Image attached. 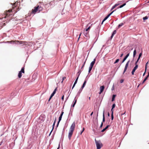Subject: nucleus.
Listing matches in <instances>:
<instances>
[{
	"label": "nucleus",
	"instance_id": "obj_36",
	"mask_svg": "<svg viewBox=\"0 0 149 149\" xmlns=\"http://www.w3.org/2000/svg\"><path fill=\"white\" fill-rule=\"evenodd\" d=\"M91 26H89L88 27V28H86V31L87 32L89 29L91 28Z\"/></svg>",
	"mask_w": 149,
	"mask_h": 149
},
{
	"label": "nucleus",
	"instance_id": "obj_20",
	"mask_svg": "<svg viewBox=\"0 0 149 149\" xmlns=\"http://www.w3.org/2000/svg\"><path fill=\"white\" fill-rule=\"evenodd\" d=\"M136 49H135L133 52V57L134 58L136 55Z\"/></svg>",
	"mask_w": 149,
	"mask_h": 149
},
{
	"label": "nucleus",
	"instance_id": "obj_17",
	"mask_svg": "<svg viewBox=\"0 0 149 149\" xmlns=\"http://www.w3.org/2000/svg\"><path fill=\"white\" fill-rule=\"evenodd\" d=\"M116 95V94H113L112 95L111 98V102H113L115 100V97Z\"/></svg>",
	"mask_w": 149,
	"mask_h": 149
},
{
	"label": "nucleus",
	"instance_id": "obj_1",
	"mask_svg": "<svg viewBox=\"0 0 149 149\" xmlns=\"http://www.w3.org/2000/svg\"><path fill=\"white\" fill-rule=\"evenodd\" d=\"M3 15L4 17L3 18H6L8 20V22L10 21L11 19V18L14 15V13L13 12V9H11L5 11Z\"/></svg>",
	"mask_w": 149,
	"mask_h": 149
},
{
	"label": "nucleus",
	"instance_id": "obj_47",
	"mask_svg": "<svg viewBox=\"0 0 149 149\" xmlns=\"http://www.w3.org/2000/svg\"><path fill=\"white\" fill-rule=\"evenodd\" d=\"M148 61L147 62L146 64L145 65V69H147V65L148 64Z\"/></svg>",
	"mask_w": 149,
	"mask_h": 149
},
{
	"label": "nucleus",
	"instance_id": "obj_54",
	"mask_svg": "<svg viewBox=\"0 0 149 149\" xmlns=\"http://www.w3.org/2000/svg\"><path fill=\"white\" fill-rule=\"evenodd\" d=\"M124 79H121L120 81V83L121 84L123 83L124 81Z\"/></svg>",
	"mask_w": 149,
	"mask_h": 149
},
{
	"label": "nucleus",
	"instance_id": "obj_55",
	"mask_svg": "<svg viewBox=\"0 0 149 149\" xmlns=\"http://www.w3.org/2000/svg\"><path fill=\"white\" fill-rule=\"evenodd\" d=\"M103 124L102 123H101V125L99 127L100 128H101L103 126Z\"/></svg>",
	"mask_w": 149,
	"mask_h": 149
},
{
	"label": "nucleus",
	"instance_id": "obj_50",
	"mask_svg": "<svg viewBox=\"0 0 149 149\" xmlns=\"http://www.w3.org/2000/svg\"><path fill=\"white\" fill-rule=\"evenodd\" d=\"M66 77H62V81H61V83H63V81H64V80L65 79H66Z\"/></svg>",
	"mask_w": 149,
	"mask_h": 149
},
{
	"label": "nucleus",
	"instance_id": "obj_58",
	"mask_svg": "<svg viewBox=\"0 0 149 149\" xmlns=\"http://www.w3.org/2000/svg\"><path fill=\"white\" fill-rule=\"evenodd\" d=\"M64 95H63L61 97V100L63 101L64 100Z\"/></svg>",
	"mask_w": 149,
	"mask_h": 149
},
{
	"label": "nucleus",
	"instance_id": "obj_3",
	"mask_svg": "<svg viewBox=\"0 0 149 149\" xmlns=\"http://www.w3.org/2000/svg\"><path fill=\"white\" fill-rule=\"evenodd\" d=\"M95 142L96 145L97 149H100L102 146L103 145L102 143H101L100 140L98 141L96 140L95 139Z\"/></svg>",
	"mask_w": 149,
	"mask_h": 149
},
{
	"label": "nucleus",
	"instance_id": "obj_35",
	"mask_svg": "<svg viewBox=\"0 0 149 149\" xmlns=\"http://www.w3.org/2000/svg\"><path fill=\"white\" fill-rule=\"evenodd\" d=\"M116 33V30H114V31H113L111 35L114 36V35Z\"/></svg>",
	"mask_w": 149,
	"mask_h": 149
},
{
	"label": "nucleus",
	"instance_id": "obj_61",
	"mask_svg": "<svg viewBox=\"0 0 149 149\" xmlns=\"http://www.w3.org/2000/svg\"><path fill=\"white\" fill-rule=\"evenodd\" d=\"M113 13V12L112 11L108 15H109V16L110 17Z\"/></svg>",
	"mask_w": 149,
	"mask_h": 149
},
{
	"label": "nucleus",
	"instance_id": "obj_2",
	"mask_svg": "<svg viewBox=\"0 0 149 149\" xmlns=\"http://www.w3.org/2000/svg\"><path fill=\"white\" fill-rule=\"evenodd\" d=\"M42 8L41 6L39 7V6H38L36 7H34V9L32 10L31 13L33 14H35L38 11H39L38 12H40L42 10Z\"/></svg>",
	"mask_w": 149,
	"mask_h": 149
},
{
	"label": "nucleus",
	"instance_id": "obj_11",
	"mask_svg": "<svg viewBox=\"0 0 149 149\" xmlns=\"http://www.w3.org/2000/svg\"><path fill=\"white\" fill-rule=\"evenodd\" d=\"M105 115H104V109L103 111V112L102 120V121L101 123H103L105 122Z\"/></svg>",
	"mask_w": 149,
	"mask_h": 149
},
{
	"label": "nucleus",
	"instance_id": "obj_32",
	"mask_svg": "<svg viewBox=\"0 0 149 149\" xmlns=\"http://www.w3.org/2000/svg\"><path fill=\"white\" fill-rule=\"evenodd\" d=\"M95 63H93L92 62H91L90 64V66L93 68V67Z\"/></svg>",
	"mask_w": 149,
	"mask_h": 149
},
{
	"label": "nucleus",
	"instance_id": "obj_23",
	"mask_svg": "<svg viewBox=\"0 0 149 149\" xmlns=\"http://www.w3.org/2000/svg\"><path fill=\"white\" fill-rule=\"evenodd\" d=\"M118 6V5L116 4V3L114 5H113L111 8V11L114 8H115L116 6Z\"/></svg>",
	"mask_w": 149,
	"mask_h": 149
},
{
	"label": "nucleus",
	"instance_id": "obj_25",
	"mask_svg": "<svg viewBox=\"0 0 149 149\" xmlns=\"http://www.w3.org/2000/svg\"><path fill=\"white\" fill-rule=\"evenodd\" d=\"M135 66L134 67L133 69H134V70H136L138 67V64H135Z\"/></svg>",
	"mask_w": 149,
	"mask_h": 149
},
{
	"label": "nucleus",
	"instance_id": "obj_60",
	"mask_svg": "<svg viewBox=\"0 0 149 149\" xmlns=\"http://www.w3.org/2000/svg\"><path fill=\"white\" fill-rule=\"evenodd\" d=\"M80 75V74H77V77L76 79H78V78H79V76Z\"/></svg>",
	"mask_w": 149,
	"mask_h": 149
},
{
	"label": "nucleus",
	"instance_id": "obj_22",
	"mask_svg": "<svg viewBox=\"0 0 149 149\" xmlns=\"http://www.w3.org/2000/svg\"><path fill=\"white\" fill-rule=\"evenodd\" d=\"M105 86L104 85L101 86L100 87V90L103 91L104 90Z\"/></svg>",
	"mask_w": 149,
	"mask_h": 149
},
{
	"label": "nucleus",
	"instance_id": "obj_6",
	"mask_svg": "<svg viewBox=\"0 0 149 149\" xmlns=\"http://www.w3.org/2000/svg\"><path fill=\"white\" fill-rule=\"evenodd\" d=\"M75 127V123L74 122H73L72 124L70 129V131H74Z\"/></svg>",
	"mask_w": 149,
	"mask_h": 149
},
{
	"label": "nucleus",
	"instance_id": "obj_4",
	"mask_svg": "<svg viewBox=\"0 0 149 149\" xmlns=\"http://www.w3.org/2000/svg\"><path fill=\"white\" fill-rule=\"evenodd\" d=\"M57 90V88H55V89H54V90L53 92L52 93L51 95L48 99V102H47V104L50 101V100L51 99V98H52V97L56 93Z\"/></svg>",
	"mask_w": 149,
	"mask_h": 149
},
{
	"label": "nucleus",
	"instance_id": "obj_53",
	"mask_svg": "<svg viewBox=\"0 0 149 149\" xmlns=\"http://www.w3.org/2000/svg\"><path fill=\"white\" fill-rule=\"evenodd\" d=\"M114 84H113L112 86V87L111 88V91H113L114 90Z\"/></svg>",
	"mask_w": 149,
	"mask_h": 149
},
{
	"label": "nucleus",
	"instance_id": "obj_49",
	"mask_svg": "<svg viewBox=\"0 0 149 149\" xmlns=\"http://www.w3.org/2000/svg\"><path fill=\"white\" fill-rule=\"evenodd\" d=\"M111 120H113L114 118L113 115V114H111Z\"/></svg>",
	"mask_w": 149,
	"mask_h": 149
},
{
	"label": "nucleus",
	"instance_id": "obj_13",
	"mask_svg": "<svg viewBox=\"0 0 149 149\" xmlns=\"http://www.w3.org/2000/svg\"><path fill=\"white\" fill-rule=\"evenodd\" d=\"M63 113H64V112H63V111H62L61 112V113L60 114L58 118V120H60L61 121V120L62 117V116H63Z\"/></svg>",
	"mask_w": 149,
	"mask_h": 149
},
{
	"label": "nucleus",
	"instance_id": "obj_59",
	"mask_svg": "<svg viewBox=\"0 0 149 149\" xmlns=\"http://www.w3.org/2000/svg\"><path fill=\"white\" fill-rule=\"evenodd\" d=\"M53 140V139H51L49 141V143L50 144L51 143Z\"/></svg>",
	"mask_w": 149,
	"mask_h": 149
},
{
	"label": "nucleus",
	"instance_id": "obj_45",
	"mask_svg": "<svg viewBox=\"0 0 149 149\" xmlns=\"http://www.w3.org/2000/svg\"><path fill=\"white\" fill-rule=\"evenodd\" d=\"M17 42L19 43V44H23V42L21 41H18Z\"/></svg>",
	"mask_w": 149,
	"mask_h": 149
},
{
	"label": "nucleus",
	"instance_id": "obj_44",
	"mask_svg": "<svg viewBox=\"0 0 149 149\" xmlns=\"http://www.w3.org/2000/svg\"><path fill=\"white\" fill-rule=\"evenodd\" d=\"M84 130H85V128H84V127H83L82 130L81 132L80 133V135H81L82 134V133L84 132Z\"/></svg>",
	"mask_w": 149,
	"mask_h": 149
},
{
	"label": "nucleus",
	"instance_id": "obj_24",
	"mask_svg": "<svg viewBox=\"0 0 149 149\" xmlns=\"http://www.w3.org/2000/svg\"><path fill=\"white\" fill-rule=\"evenodd\" d=\"M124 25V23H121L118 24V29L120 28L121 26H123Z\"/></svg>",
	"mask_w": 149,
	"mask_h": 149
},
{
	"label": "nucleus",
	"instance_id": "obj_30",
	"mask_svg": "<svg viewBox=\"0 0 149 149\" xmlns=\"http://www.w3.org/2000/svg\"><path fill=\"white\" fill-rule=\"evenodd\" d=\"M92 68H93V67L89 66V67L88 71V74L90 72H91V70H92Z\"/></svg>",
	"mask_w": 149,
	"mask_h": 149
},
{
	"label": "nucleus",
	"instance_id": "obj_16",
	"mask_svg": "<svg viewBox=\"0 0 149 149\" xmlns=\"http://www.w3.org/2000/svg\"><path fill=\"white\" fill-rule=\"evenodd\" d=\"M78 79H76L73 85V86H72V90L74 88V87H75L76 84L77 83V81H78Z\"/></svg>",
	"mask_w": 149,
	"mask_h": 149
},
{
	"label": "nucleus",
	"instance_id": "obj_5",
	"mask_svg": "<svg viewBox=\"0 0 149 149\" xmlns=\"http://www.w3.org/2000/svg\"><path fill=\"white\" fill-rule=\"evenodd\" d=\"M24 68L22 67L21 69V70L19 72L18 77L19 78H20L22 76V73H24Z\"/></svg>",
	"mask_w": 149,
	"mask_h": 149
},
{
	"label": "nucleus",
	"instance_id": "obj_10",
	"mask_svg": "<svg viewBox=\"0 0 149 149\" xmlns=\"http://www.w3.org/2000/svg\"><path fill=\"white\" fill-rule=\"evenodd\" d=\"M55 1H50L49 3V5L52 7H54L55 5Z\"/></svg>",
	"mask_w": 149,
	"mask_h": 149
},
{
	"label": "nucleus",
	"instance_id": "obj_62",
	"mask_svg": "<svg viewBox=\"0 0 149 149\" xmlns=\"http://www.w3.org/2000/svg\"><path fill=\"white\" fill-rule=\"evenodd\" d=\"M123 53H122V54H121L120 55V57H122L123 55Z\"/></svg>",
	"mask_w": 149,
	"mask_h": 149
},
{
	"label": "nucleus",
	"instance_id": "obj_42",
	"mask_svg": "<svg viewBox=\"0 0 149 149\" xmlns=\"http://www.w3.org/2000/svg\"><path fill=\"white\" fill-rule=\"evenodd\" d=\"M130 62V60H129L128 61H127V62L126 63L125 66H126L127 67H128L129 64V62Z\"/></svg>",
	"mask_w": 149,
	"mask_h": 149
},
{
	"label": "nucleus",
	"instance_id": "obj_52",
	"mask_svg": "<svg viewBox=\"0 0 149 149\" xmlns=\"http://www.w3.org/2000/svg\"><path fill=\"white\" fill-rule=\"evenodd\" d=\"M88 33L87 32L86 33L84 32L83 33L84 35L86 36L87 37V35L88 34Z\"/></svg>",
	"mask_w": 149,
	"mask_h": 149
},
{
	"label": "nucleus",
	"instance_id": "obj_33",
	"mask_svg": "<svg viewBox=\"0 0 149 149\" xmlns=\"http://www.w3.org/2000/svg\"><path fill=\"white\" fill-rule=\"evenodd\" d=\"M109 17V15H107L103 19L105 21Z\"/></svg>",
	"mask_w": 149,
	"mask_h": 149
},
{
	"label": "nucleus",
	"instance_id": "obj_46",
	"mask_svg": "<svg viewBox=\"0 0 149 149\" xmlns=\"http://www.w3.org/2000/svg\"><path fill=\"white\" fill-rule=\"evenodd\" d=\"M139 59H139V58H138L137 59L135 63V64H136V65L137 64V63L138 62Z\"/></svg>",
	"mask_w": 149,
	"mask_h": 149
},
{
	"label": "nucleus",
	"instance_id": "obj_57",
	"mask_svg": "<svg viewBox=\"0 0 149 149\" xmlns=\"http://www.w3.org/2000/svg\"><path fill=\"white\" fill-rule=\"evenodd\" d=\"M98 26H97V28H96V30L97 31V30L98 31V37L99 36V29H98Z\"/></svg>",
	"mask_w": 149,
	"mask_h": 149
},
{
	"label": "nucleus",
	"instance_id": "obj_31",
	"mask_svg": "<svg viewBox=\"0 0 149 149\" xmlns=\"http://www.w3.org/2000/svg\"><path fill=\"white\" fill-rule=\"evenodd\" d=\"M120 60L118 58V59H117L114 62V63H113V64H115L116 63H118V62Z\"/></svg>",
	"mask_w": 149,
	"mask_h": 149
},
{
	"label": "nucleus",
	"instance_id": "obj_43",
	"mask_svg": "<svg viewBox=\"0 0 149 149\" xmlns=\"http://www.w3.org/2000/svg\"><path fill=\"white\" fill-rule=\"evenodd\" d=\"M115 107L116 104L115 103H113L112 105L111 108L114 109L115 108Z\"/></svg>",
	"mask_w": 149,
	"mask_h": 149
},
{
	"label": "nucleus",
	"instance_id": "obj_26",
	"mask_svg": "<svg viewBox=\"0 0 149 149\" xmlns=\"http://www.w3.org/2000/svg\"><path fill=\"white\" fill-rule=\"evenodd\" d=\"M60 121H61V120H58V122H57V123L56 125V128H55L56 130L57 129V128L58 127L59 123Z\"/></svg>",
	"mask_w": 149,
	"mask_h": 149
},
{
	"label": "nucleus",
	"instance_id": "obj_27",
	"mask_svg": "<svg viewBox=\"0 0 149 149\" xmlns=\"http://www.w3.org/2000/svg\"><path fill=\"white\" fill-rule=\"evenodd\" d=\"M124 2L123 1H118L116 3L117 5H118V6L120 5V4H121L122 3H123Z\"/></svg>",
	"mask_w": 149,
	"mask_h": 149
},
{
	"label": "nucleus",
	"instance_id": "obj_18",
	"mask_svg": "<svg viewBox=\"0 0 149 149\" xmlns=\"http://www.w3.org/2000/svg\"><path fill=\"white\" fill-rule=\"evenodd\" d=\"M126 3H123V4H122L120 5V6H119L117 8V9H119V8H122V7H124V6H125L126 5Z\"/></svg>",
	"mask_w": 149,
	"mask_h": 149
},
{
	"label": "nucleus",
	"instance_id": "obj_9",
	"mask_svg": "<svg viewBox=\"0 0 149 149\" xmlns=\"http://www.w3.org/2000/svg\"><path fill=\"white\" fill-rule=\"evenodd\" d=\"M73 131H69L68 135V138L69 140H70L71 139V137L72 136V135L73 133Z\"/></svg>",
	"mask_w": 149,
	"mask_h": 149
},
{
	"label": "nucleus",
	"instance_id": "obj_12",
	"mask_svg": "<svg viewBox=\"0 0 149 149\" xmlns=\"http://www.w3.org/2000/svg\"><path fill=\"white\" fill-rule=\"evenodd\" d=\"M111 126L110 125H107L105 128H104L101 131V132H104L105 130H106L107 129H108L109 127Z\"/></svg>",
	"mask_w": 149,
	"mask_h": 149
},
{
	"label": "nucleus",
	"instance_id": "obj_39",
	"mask_svg": "<svg viewBox=\"0 0 149 149\" xmlns=\"http://www.w3.org/2000/svg\"><path fill=\"white\" fill-rule=\"evenodd\" d=\"M125 61V60H123H123H122V62H121V64H120V65H119V67H118L117 68V70H118V69L120 68V66L121 65L122 63H123Z\"/></svg>",
	"mask_w": 149,
	"mask_h": 149
},
{
	"label": "nucleus",
	"instance_id": "obj_15",
	"mask_svg": "<svg viewBox=\"0 0 149 149\" xmlns=\"http://www.w3.org/2000/svg\"><path fill=\"white\" fill-rule=\"evenodd\" d=\"M87 80H85L81 86V88H82V89H83L85 87V86H86V82H87Z\"/></svg>",
	"mask_w": 149,
	"mask_h": 149
},
{
	"label": "nucleus",
	"instance_id": "obj_14",
	"mask_svg": "<svg viewBox=\"0 0 149 149\" xmlns=\"http://www.w3.org/2000/svg\"><path fill=\"white\" fill-rule=\"evenodd\" d=\"M83 89H82L81 88L79 89V91L77 93V94L76 95V97H78L79 96L80 94L82 92Z\"/></svg>",
	"mask_w": 149,
	"mask_h": 149
},
{
	"label": "nucleus",
	"instance_id": "obj_19",
	"mask_svg": "<svg viewBox=\"0 0 149 149\" xmlns=\"http://www.w3.org/2000/svg\"><path fill=\"white\" fill-rule=\"evenodd\" d=\"M56 117H55V118L54 119V123H53L52 126V127H53V129H54V128L55 124L56 123Z\"/></svg>",
	"mask_w": 149,
	"mask_h": 149
},
{
	"label": "nucleus",
	"instance_id": "obj_51",
	"mask_svg": "<svg viewBox=\"0 0 149 149\" xmlns=\"http://www.w3.org/2000/svg\"><path fill=\"white\" fill-rule=\"evenodd\" d=\"M6 43H8L10 44H12V42L11 41H7L5 42Z\"/></svg>",
	"mask_w": 149,
	"mask_h": 149
},
{
	"label": "nucleus",
	"instance_id": "obj_40",
	"mask_svg": "<svg viewBox=\"0 0 149 149\" xmlns=\"http://www.w3.org/2000/svg\"><path fill=\"white\" fill-rule=\"evenodd\" d=\"M82 71V70H81V69H79L78 70V72L77 73V74H80Z\"/></svg>",
	"mask_w": 149,
	"mask_h": 149
},
{
	"label": "nucleus",
	"instance_id": "obj_56",
	"mask_svg": "<svg viewBox=\"0 0 149 149\" xmlns=\"http://www.w3.org/2000/svg\"><path fill=\"white\" fill-rule=\"evenodd\" d=\"M113 108H111V114H113Z\"/></svg>",
	"mask_w": 149,
	"mask_h": 149
},
{
	"label": "nucleus",
	"instance_id": "obj_8",
	"mask_svg": "<svg viewBox=\"0 0 149 149\" xmlns=\"http://www.w3.org/2000/svg\"><path fill=\"white\" fill-rule=\"evenodd\" d=\"M149 77V72H148V75L145 78L144 80L143 81L141 84H143L146 81V80L148 79V78Z\"/></svg>",
	"mask_w": 149,
	"mask_h": 149
},
{
	"label": "nucleus",
	"instance_id": "obj_64",
	"mask_svg": "<svg viewBox=\"0 0 149 149\" xmlns=\"http://www.w3.org/2000/svg\"><path fill=\"white\" fill-rule=\"evenodd\" d=\"M95 61H96V58H95L93 59V61L92 62L93 63H95Z\"/></svg>",
	"mask_w": 149,
	"mask_h": 149
},
{
	"label": "nucleus",
	"instance_id": "obj_21",
	"mask_svg": "<svg viewBox=\"0 0 149 149\" xmlns=\"http://www.w3.org/2000/svg\"><path fill=\"white\" fill-rule=\"evenodd\" d=\"M148 18V17L147 16H146L145 17H143V22H145V20L147 19Z\"/></svg>",
	"mask_w": 149,
	"mask_h": 149
},
{
	"label": "nucleus",
	"instance_id": "obj_37",
	"mask_svg": "<svg viewBox=\"0 0 149 149\" xmlns=\"http://www.w3.org/2000/svg\"><path fill=\"white\" fill-rule=\"evenodd\" d=\"M142 53L141 52V53H140L139 54V56L138 57V58H139V59H140V58L141 57V56L142 55Z\"/></svg>",
	"mask_w": 149,
	"mask_h": 149
},
{
	"label": "nucleus",
	"instance_id": "obj_34",
	"mask_svg": "<svg viewBox=\"0 0 149 149\" xmlns=\"http://www.w3.org/2000/svg\"><path fill=\"white\" fill-rule=\"evenodd\" d=\"M71 109H70V112H69V114L68 116H70V115H71V116H72V111L71 110Z\"/></svg>",
	"mask_w": 149,
	"mask_h": 149
},
{
	"label": "nucleus",
	"instance_id": "obj_41",
	"mask_svg": "<svg viewBox=\"0 0 149 149\" xmlns=\"http://www.w3.org/2000/svg\"><path fill=\"white\" fill-rule=\"evenodd\" d=\"M136 70H134V69H132V72H131V74L132 75H133L134 74V73L135 72Z\"/></svg>",
	"mask_w": 149,
	"mask_h": 149
},
{
	"label": "nucleus",
	"instance_id": "obj_38",
	"mask_svg": "<svg viewBox=\"0 0 149 149\" xmlns=\"http://www.w3.org/2000/svg\"><path fill=\"white\" fill-rule=\"evenodd\" d=\"M130 54V52L128 53L125 56L126 58H127L128 57V56H129Z\"/></svg>",
	"mask_w": 149,
	"mask_h": 149
},
{
	"label": "nucleus",
	"instance_id": "obj_28",
	"mask_svg": "<svg viewBox=\"0 0 149 149\" xmlns=\"http://www.w3.org/2000/svg\"><path fill=\"white\" fill-rule=\"evenodd\" d=\"M127 68H128V67L127 66H125V68H124V70L123 72V74H124V73L126 72Z\"/></svg>",
	"mask_w": 149,
	"mask_h": 149
},
{
	"label": "nucleus",
	"instance_id": "obj_29",
	"mask_svg": "<svg viewBox=\"0 0 149 149\" xmlns=\"http://www.w3.org/2000/svg\"><path fill=\"white\" fill-rule=\"evenodd\" d=\"M87 58H87L86 59L85 61L83 63V65H82V67H81V69H82L83 68L84 66L85 65V63H86V61Z\"/></svg>",
	"mask_w": 149,
	"mask_h": 149
},
{
	"label": "nucleus",
	"instance_id": "obj_63",
	"mask_svg": "<svg viewBox=\"0 0 149 149\" xmlns=\"http://www.w3.org/2000/svg\"><path fill=\"white\" fill-rule=\"evenodd\" d=\"M60 142L59 143L58 147L57 148V149H59V148H60Z\"/></svg>",
	"mask_w": 149,
	"mask_h": 149
},
{
	"label": "nucleus",
	"instance_id": "obj_48",
	"mask_svg": "<svg viewBox=\"0 0 149 149\" xmlns=\"http://www.w3.org/2000/svg\"><path fill=\"white\" fill-rule=\"evenodd\" d=\"M147 69H145V71L143 74V76H144L145 75Z\"/></svg>",
	"mask_w": 149,
	"mask_h": 149
},
{
	"label": "nucleus",
	"instance_id": "obj_7",
	"mask_svg": "<svg viewBox=\"0 0 149 149\" xmlns=\"http://www.w3.org/2000/svg\"><path fill=\"white\" fill-rule=\"evenodd\" d=\"M76 97H75L74 98V100L73 101V102L72 103V104L71 105V109H72V110H73V109H72V107H74L77 103V99H76Z\"/></svg>",
	"mask_w": 149,
	"mask_h": 149
}]
</instances>
